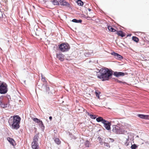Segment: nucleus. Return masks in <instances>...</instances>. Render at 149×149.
Wrapping results in <instances>:
<instances>
[{
	"label": "nucleus",
	"mask_w": 149,
	"mask_h": 149,
	"mask_svg": "<svg viewBox=\"0 0 149 149\" xmlns=\"http://www.w3.org/2000/svg\"><path fill=\"white\" fill-rule=\"evenodd\" d=\"M99 79H102V81H105L109 80V77L112 74V71L110 70L107 68H102L100 70L98 69L95 72Z\"/></svg>",
	"instance_id": "nucleus-1"
},
{
	"label": "nucleus",
	"mask_w": 149,
	"mask_h": 149,
	"mask_svg": "<svg viewBox=\"0 0 149 149\" xmlns=\"http://www.w3.org/2000/svg\"><path fill=\"white\" fill-rule=\"evenodd\" d=\"M21 118L18 116H14L13 117H11L8 121L12 129L17 130L19 127V124Z\"/></svg>",
	"instance_id": "nucleus-2"
},
{
	"label": "nucleus",
	"mask_w": 149,
	"mask_h": 149,
	"mask_svg": "<svg viewBox=\"0 0 149 149\" xmlns=\"http://www.w3.org/2000/svg\"><path fill=\"white\" fill-rule=\"evenodd\" d=\"M96 120L97 122H101L104 124V126L107 130H110L111 123L104 119L102 117H100L96 119Z\"/></svg>",
	"instance_id": "nucleus-3"
},
{
	"label": "nucleus",
	"mask_w": 149,
	"mask_h": 149,
	"mask_svg": "<svg viewBox=\"0 0 149 149\" xmlns=\"http://www.w3.org/2000/svg\"><path fill=\"white\" fill-rule=\"evenodd\" d=\"M7 85L4 82H0V93L5 94L7 93Z\"/></svg>",
	"instance_id": "nucleus-4"
},
{
	"label": "nucleus",
	"mask_w": 149,
	"mask_h": 149,
	"mask_svg": "<svg viewBox=\"0 0 149 149\" xmlns=\"http://www.w3.org/2000/svg\"><path fill=\"white\" fill-rule=\"evenodd\" d=\"M59 48L61 51L63 52L68 51L70 48V47L68 44L64 43L60 45Z\"/></svg>",
	"instance_id": "nucleus-5"
},
{
	"label": "nucleus",
	"mask_w": 149,
	"mask_h": 149,
	"mask_svg": "<svg viewBox=\"0 0 149 149\" xmlns=\"http://www.w3.org/2000/svg\"><path fill=\"white\" fill-rule=\"evenodd\" d=\"M113 127L112 130L114 132L117 134H120L121 133V131L120 130V128L118 126L116 125H113Z\"/></svg>",
	"instance_id": "nucleus-6"
},
{
	"label": "nucleus",
	"mask_w": 149,
	"mask_h": 149,
	"mask_svg": "<svg viewBox=\"0 0 149 149\" xmlns=\"http://www.w3.org/2000/svg\"><path fill=\"white\" fill-rule=\"evenodd\" d=\"M111 54L113 55L115 58L121 60L123 58V57L121 56L114 52H112Z\"/></svg>",
	"instance_id": "nucleus-7"
},
{
	"label": "nucleus",
	"mask_w": 149,
	"mask_h": 149,
	"mask_svg": "<svg viewBox=\"0 0 149 149\" xmlns=\"http://www.w3.org/2000/svg\"><path fill=\"white\" fill-rule=\"evenodd\" d=\"M56 55L57 58L60 61H63L64 60V56L63 54L61 53H59V54H56Z\"/></svg>",
	"instance_id": "nucleus-8"
},
{
	"label": "nucleus",
	"mask_w": 149,
	"mask_h": 149,
	"mask_svg": "<svg viewBox=\"0 0 149 149\" xmlns=\"http://www.w3.org/2000/svg\"><path fill=\"white\" fill-rule=\"evenodd\" d=\"M113 74L116 77H118L120 76H124L125 74L123 72H114Z\"/></svg>",
	"instance_id": "nucleus-9"
},
{
	"label": "nucleus",
	"mask_w": 149,
	"mask_h": 149,
	"mask_svg": "<svg viewBox=\"0 0 149 149\" xmlns=\"http://www.w3.org/2000/svg\"><path fill=\"white\" fill-rule=\"evenodd\" d=\"M59 2L61 5L63 6H69V3L64 0H60Z\"/></svg>",
	"instance_id": "nucleus-10"
},
{
	"label": "nucleus",
	"mask_w": 149,
	"mask_h": 149,
	"mask_svg": "<svg viewBox=\"0 0 149 149\" xmlns=\"http://www.w3.org/2000/svg\"><path fill=\"white\" fill-rule=\"evenodd\" d=\"M137 116L140 118L144 119H149V116L144 115L143 114H139Z\"/></svg>",
	"instance_id": "nucleus-11"
},
{
	"label": "nucleus",
	"mask_w": 149,
	"mask_h": 149,
	"mask_svg": "<svg viewBox=\"0 0 149 149\" xmlns=\"http://www.w3.org/2000/svg\"><path fill=\"white\" fill-rule=\"evenodd\" d=\"M7 140L13 146L15 145V141L13 139L10 137H8L7 138Z\"/></svg>",
	"instance_id": "nucleus-12"
},
{
	"label": "nucleus",
	"mask_w": 149,
	"mask_h": 149,
	"mask_svg": "<svg viewBox=\"0 0 149 149\" xmlns=\"http://www.w3.org/2000/svg\"><path fill=\"white\" fill-rule=\"evenodd\" d=\"M32 147L33 149H38V143H35L34 142H32Z\"/></svg>",
	"instance_id": "nucleus-13"
},
{
	"label": "nucleus",
	"mask_w": 149,
	"mask_h": 149,
	"mask_svg": "<svg viewBox=\"0 0 149 149\" xmlns=\"http://www.w3.org/2000/svg\"><path fill=\"white\" fill-rule=\"evenodd\" d=\"M38 136L37 135H35L33 138V141L32 142H34L35 143H38Z\"/></svg>",
	"instance_id": "nucleus-14"
},
{
	"label": "nucleus",
	"mask_w": 149,
	"mask_h": 149,
	"mask_svg": "<svg viewBox=\"0 0 149 149\" xmlns=\"http://www.w3.org/2000/svg\"><path fill=\"white\" fill-rule=\"evenodd\" d=\"M86 114L89 116L92 119H95L96 118L95 115L92 114L88 112H87Z\"/></svg>",
	"instance_id": "nucleus-15"
},
{
	"label": "nucleus",
	"mask_w": 149,
	"mask_h": 149,
	"mask_svg": "<svg viewBox=\"0 0 149 149\" xmlns=\"http://www.w3.org/2000/svg\"><path fill=\"white\" fill-rule=\"evenodd\" d=\"M117 34L118 36H121L122 37H123L125 36V35L123 34V32L121 31H119L117 32Z\"/></svg>",
	"instance_id": "nucleus-16"
},
{
	"label": "nucleus",
	"mask_w": 149,
	"mask_h": 149,
	"mask_svg": "<svg viewBox=\"0 0 149 149\" xmlns=\"http://www.w3.org/2000/svg\"><path fill=\"white\" fill-rule=\"evenodd\" d=\"M77 2L79 6H82L83 5V3L81 0H78Z\"/></svg>",
	"instance_id": "nucleus-17"
},
{
	"label": "nucleus",
	"mask_w": 149,
	"mask_h": 149,
	"mask_svg": "<svg viewBox=\"0 0 149 149\" xmlns=\"http://www.w3.org/2000/svg\"><path fill=\"white\" fill-rule=\"evenodd\" d=\"M108 29L111 31L112 32H115L116 31V30L112 28L111 26H108Z\"/></svg>",
	"instance_id": "nucleus-18"
},
{
	"label": "nucleus",
	"mask_w": 149,
	"mask_h": 149,
	"mask_svg": "<svg viewBox=\"0 0 149 149\" xmlns=\"http://www.w3.org/2000/svg\"><path fill=\"white\" fill-rule=\"evenodd\" d=\"M52 4L54 5H59V3L56 0H54L52 1Z\"/></svg>",
	"instance_id": "nucleus-19"
},
{
	"label": "nucleus",
	"mask_w": 149,
	"mask_h": 149,
	"mask_svg": "<svg viewBox=\"0 0 149 149\" xmlns=\"http://www.w3.org/2000/svg\"><path fill=\"white\" fill-rule=\"evenodd\" d=\"M72 21L75 23H81V22L82 20L81 19L77 20L76 19H72Z\"/></svg>",
	"instance_id": "nucleus-20"
},
{
	"label": "nucleus",
	"mask_w": 149,
	"mask_h": 149,
	"mask_svg": "<svg viewBox=\"0 0 149 149\" xmlns=\"http://www.w3.org/2000/svg\"><path fill=\"white\" fill-rule=\"evenodd\" d=\"M54 141L58 145L60 144L61 143L59 139L58 138H56Z\"/></svg>",
	"instance_id": "nucleus-21"
},
{
	"label": "nucleus",
	"mask_w": 149,
	"mask_h": 149,
	"mask_svg": "<svg viewBox=\"0 0 149 149\" xmlns=\"http://www.w3.org/2000/svg\"><path fill=\"white\" fill-rule=\"evenodd\" d=\"M132 40L136 42H138L139 40V39L135 36H133L132 37Z\"/></svg>",
	"instance_id": "nucleus-22"
},
{
	"label": "nucleus",
	"mask_w": 149,
	"mask_h": 149,
	"mask_svg": "<svg viewBox=\"0 0 149 149\" xmlns=\"http://www.w3.org/2000/svg\"><path fill=\"white\" fill-rule=\"evenodd\" d=\"M43 86L46 87V91L49 92V87L46 84L45 85H44V84H43L42 88L43 87Z\"/></svg>",
	"instance_id": "nucleus-23"
},
{
	"label": "nucleus",
	"mask_w": 149,
	"mask_h": 149,
	"mask_svg": "<svg viewBox=\"0 0 149 149\" xmlns=\"http://www.w3.org/2000/svg\"><path fill=\"white\" fill-rule=\"evenodd\" d=\"M39 125V126H40V127L42 128V127H44V126L42 122V121H40L39 123H38Z\"/></svg>",
	"instance_id": "nucleus-24"
},
{
	"label": "nucleus",
	"mask_w": 149,
	"mask_h": 149,
	"mask_svg": "<svg viewBox=\"0 0 149 149\" xmlns=\"http://www.w3.org/2000/svg\"><path fill=\"white\" fill-rule=\"evenodd\" d=\"M137 147L138 146L134 144L132 145L131 148L132 149H136Z\"/></svg>",
	"instance_id": "nucleus-25"
},
{
	"label": "nucleus",
	"mask_w": 149,
	"mask_h": 149,
	"mask_svg": "<svg viewBox=\"0 0 149 149\" xmlns=\"http://www.w3.org/2000/svg\"><path fill=\"white\" fill-rule=\"evenodd\" d=\"M33 120L34 121L38 123H39L40 121V120L36 118H34Z\"/></svg>",
	"instance_id": "nucleus-26"
},
{
	"label": "nucleus",
	"mask_w": 149,
	"mask_h": 149,
	"mask_svg": "<svg viewBox=\"0 0 149 149\" xmlns=\"http://www.w3.org/2000/svg\"><path fill=\"white\" fill-rule=\"evenodd\" d=\"M104 144L105 147H107L108 148H109L110 147L108 143L104 142Z\"/></svg>",
	"instance_id": "nucleus-27"
},
{
	"label": "nucleus",
	"mask_w": 149,
	"mask_h": 149,
	"mask_svg": "<svg viewBox=\"0 0 149 149\" xmlns=\"http://www.w3.org/2000/svg\"><path fill=\"white\" fill-rule=\"evenodd\" d=\"M89 142L88 141H86L85 142V144L87 147H89Z\"/></svg>",
	"instance_id": "nucleus-28"
},
{
	"label": "nucleus",
	"mask_w": 149,
	"mask_h": 149,
	"mask_svg": "<svg viewBox=\"0 0 149 149\" xmlns=\"http://www.w3.org/2000/svg\"><path fill=\"white\" fill-rule=\"evenodd\" d=\"M0 106L2 107L3 108H5V104L2 103L1 102H0Z\"/></svg>",
	"instance_id": "nucleus-29"
},
{
	"label": "nucleus",
	"mask_w": 149,
	"mask_h": 149,
	"mask_svg": "<svg viewBox=\"0 0 149 149\" xmlns=\"http://www.w3.org/2000/svg\"><path fill=\"white\" fill-rule=\"evenodd\" d=\"M42 80L43 82H46V81L45 78V77H43L42 74H41Z\"/></svg>",
	"instance_id": "nucleus-30"
},
{
	"label": "nucleus",
	"mask_w": 149,
	"mask_h": 149,
	"mask_svg": "<svg viewBox=\"0 0 149 149\" xmlns=\"http://www.w3.org/2000/svg\"><path fill=\"white\" fill-rule=\"evenodd\" d=\"M97 97H98L99 98V94L97 92H96L95 93Z\"/></svg>",
	"instance_id": "nucleus-31"
},
{
	"label": "nucleus",
	"mask_w": 149,
	"mask_h": 149,
	"mask_svg": "<svg viewBox=\"0 0 149 149\" xmlns=\"http://www.w3.org/2000/svg\"><path fill=\"white\" fill-rule=\"evenodd\" d=\"M8 106V104H5V108L7 107Z\"/></svg>",
	"instance_id": "nucleus-32"
},
{
	"label": "nucleus",
	"mask_w": 149,
	"mask_h": 149,
	"mask_svg": "<svg viewBox=\"0 0 149 149\" xmlns=\"http://www.w3.org/2000/svg\"><path fill=\"white\" fill-rule=\"evenodd\" d=\"M109 139L111 140V142H113L114 141V140L113 139L110 138Z\"/></svg>",
	"instance_id": "nucleus-33"
},
{
	"label": "nucleus",
	"mask_w": 149,
	"mask_h": 149,
	"mask_svg": "<svg viewBox=\"0 0 149 149\" xmlns=\"http://www.w3.org/2000/svg\"><path fill=\"white\" fill-rule=\"evenodd\" d=\"M49 120H52V116H50L49 117Z\"/></svg>",
	"instance_id": "nucleus-34"
},
{
	"label": "nucleus",
	"mask_w": 149,
	"mask_h": 149,
	"mask_svg": "<svg viewBox=\"0 0 149 149\" xmlns=\"http://www.w3.org/2000/svg\"><path fill=\"white\" fill-rule=\"evenodd\" d=\"M129 141V138L128 137V138H126V141H127V142L128 141Z\"/></svg>",
	"instance_id": "nucleus-35"
},
{
	"label": "nucleus",
	"mask_w": 149,
	"mask_h": 149,
	"mask_svg": "<svg viewBox=\"0 0 149 149\" xmlns=\"http://www.w3.org/2000/svg\"><path fill=\"white\" fill-rule=\"evenodd\" d=\"M125 145L126 146H127L128 145V144H127V143H125Z\"/></svg>",
	"instance_id": "nucleus-36"
},
{
	"label": "nucleus",
	"mask_w": 149,
	"mask_h": 149,
	"mask_svg": "<svg viewBox=\"0 0 149 149\" xmlns=\"http://www.w3.org/2000/svg\"><path fill=\"white\" fill-rule=\"evenodd\" d=\"M88 10H89V11H90L91 10V9H88Z\"/></svg>",
	"instance_id": "nucleus-37"
},
{
	"label": "nucleus",
	"mask_w": 149,
	"mask_h": 149,
	"mask_svg": "<svg viewBox=\"0 0 149 149\" xmlns=\"http://www.w3.org/2000/svg\"><path fill=\"white\" fill-rule=\"evenodd\" d=\"M118 81V82H120H120H121L120 81Z\"/></svg>",
	"instance_id": "nucleus-38"
},
{
	"label": "nucleus",
	"mask_w": 149,
	"mask_h": 149,
	"mask_svg": "<svg viewBox=\"0 0 149 149\" xmlns=\"http://www.w3.org/2000/svg\"><path fill=\"white\" fill-rule=\"evenodd\" d=\"M86 53H86V54H85V55H86H86H87Z\"/></svg>",
	"instance_id": "nucleus-39"
},
{
	"label": "nucleus",
	"mask_w": 149,
	"mask_h": 149,
	"mask_svg": "<svg viewBox=\"0 0 149 149\" xmlns=\"http://www.w3.org/2000/svg\"><path fill=\"white\" fill-rule=\"evenodd\" d=\"M24 82H25V81H24Z\"/></svg>",
	"instance_id": "nucleus-40"
}]
</instances>
